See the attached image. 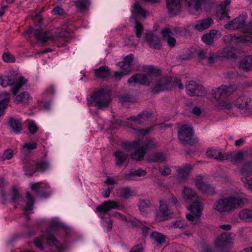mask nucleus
<instances>
[{
	"instance_id": "obj_56",
	"label": "nucleus",
	"mask_w": 252,
	"mask_h": 252,
	"mask_svg": "<svg viewBox=\"0 0 252 252\" xmlns=\"http://www.w3.org/2000/svg\"><path fill=\"white\" fill-rule=\"evenodd\" d=\"M166 155L163 153H158L155 154L154 156L155 160L156 161L162 162L166 159Z\"/></svg>"
},
{
	"instance_id": "obj_2",
	"label": "nucleus",
	"mask_w": 252,
	"mask_h": 252,
	"mask_svg": "<svg viewBox=\"0 0 252 252\" xmlns=\"http://www.w3.org/2000/svg\"><path fill=\"white\" fill-rule=\"evenodd\" d=\"M243 193L239 196H231L220 199L214 204L213 209L220 214L229 212L241 207L245 200Z\"/></svg>"
},
{
	"instance_id": "obj_26",
	"label": "nucleus",
	"mask_w": 252,
	"mask_h": 252,
	"mask_svg": "<svg viewBox=\"0 0 252 252\" xmlns=\"http://www.w3.org/2000/svg\"><path fill=\"white\" fill-rule=\"evenodd\" d=\"M45 236L46 237V244L49 246H54L59 252L63 251V245L50 233V230L48 229Z\"/></svg>"
},
{
	"instance_id": "obj_32",
	"label": "nucleus",
	"mask_w": 252,
	"mask_h": 252,
	"mask_svg": "<svg viewBox=\"0 0 252 252\" xmlns=\"http://www.w3.org/2000/svg\"><path fill=\"white\" fill-rule=\"evenodd\" d=\"M9 100L10 95L9 93L6 92L0 93V116L3 115Z\"/></svg>"
},
{
	"instance_id": "obj_45",
	"label": "nucleus",
	"mask_w": 252,
	"mask_h": 252,
	"mask_svg": "<svg viewBox=\"0 0 252 252\" xmlns=\"http://www.w3.org/2000/svg\"><path fill=\"white\" fill-rule=\"evenodd\" d=\"M151 205V203L149 200H141L139 202V209L141 213H146L148 211Z\"/></svg>"
},
{
	"instance_id": "obj_30",
	"label": "nucleus",
	"mask_w": 252,
	"mask_h": 252,
	"mask_svg": "<svg viewBox=\"0 0 252 252\" xmlns=\"http://www.w3.org/2000/svg\"><path fill=\"white\" fill-rule=\"evenodd\" d=\"M225 154L226 153H222L219 149H210L206 152L208 157L221 161L225 160L227 158Z\"/></svg>"
},
{
	"instance_id": "obj_23",
	"label": "nucleus",
	"mask_w": 252,
	"mask_h": 252,
	"mask_svg": "<svg viewBox=\"0 0 252 252\" xmlns=\"http://www.w3.org/2000/svg\"><path fill=\"white\" fill-rule=\"evenodd\" d=\"M183 199L188 203H191L198 200V196L196 192L191 188L185 187L182 191Z\"/></svg>"
},
{
	"instance_id": "obj_15",
	"label": "nucleus",
	"mask_w": 252,
	"mask_h": 252,
	"mask_svg": "<svg viewBox=\"0 0 252 252\" xmlns=\"http://www.w3.org/2000/svg\"><path fill=\"white\" fill-rule=\"evenodd\" d=\"M49 167V163L46 161L36 162L34 161H31L25 167V174L32 175L36 171L44 172Z\"/></svg>"
},
{
	"instance_id": "obj_13",
	"label": "nucleus",
	"mask_w": 252,
	"mask_h": 252,
	"mask_svg": "<svg viewBox=\"0 0 252 252\" xmlns=\"http://www.w3.org/2000/svg\"><path fill=\"white\" fill-rule=\"evenodd\" d=\"M181 32L180 28L165 27L161 30L163 39L167 43L170 47H173L176 45V40L172 36L178 34Z\"/></svg>"
},
{
	"instance_id": "obj_14",
	"label": "nucleus",
	"mask_w": 252,
	"mask_h": 252,
	"mask_svg": "<svg viewBox=\"0 0 252 252\" xmlns=\"http://www.w3.org/2000/svg\"><path fill=\"white\" fill-rule=\"evenodd\" d=\"M157 145V143L155 140L149 139L145 141L143 144L138 140L132 142H126L124 144V148L128 152L141 146V148L146 152L147 150L154 148Z\"/></svg>"
},
{
	"instance_id": "obj_48",
	"label": "nucleus",
	"mask_w": 252,
	"mask_h": 252,
	"mask_svg": "<svg viewBox=\"0 0 252 252\" xmlns=\"http://www.w3.org/2000/svg\"><path fill=\"white\" fill-rule=\"evenodd\" d=\"M218 13L220 14V19L222 20L225 18L229 19L230 17L228 15V10L223 8L222 5L220 4L218 9Z\"/></svg>"
},
{
	"instance_id": "obj_31",
	"label": "nucleus",
	"mask_w": 252,
	"mask_h": 252,
	"mask_svg": "<svg viewBox=\"0 0 252 252\" xmlns=\"http://www.w3.org/2000/svg\"><path fill=\"white\" fill-rule=\"evenodd\" d=\"M119 65L121 68V71L116 72L114 74L115 79L120 80L123 76L128 74L131 68V65L120 62Z\"/></svg>"
},
{
	"instance_id": "obj_58",
	"label": "nucleus",
	"mask_w": 252,
	"mask_h": 252,
	"mask_svg": "<svg viewBox=\"0 0 252 252\" xmlns=\"http://www.w3.org/2000/svg\"><path fill=\"white\" fill-rule=\"evenodd\" d=\"M134 56L132 54H130L127 55L124 59V61L121 62V63H125L126 64H128L130 65H132V63L133 62Z\"/></svg>"
},
{
	"instance_id": "obj_37",
	"label": "nucleus",
	"mask_w": 252,
	"mask_h": 252,
	"mask_svg": "<svg viewBox=\"0 0 252 252\" xmlns=\"http://www.w3.org/2000/svg\"><path fill=\"white\" fill-rule=\"evenodd\" d=\"M227 157L225 160H230L233 163L239 162L244 160V154L243 152H238L236 154L226 153Z\"/></svg>"
},
{
	"instance_id": "obj_21",
	"label": "nucleus",
	"mask_w": 252,
	"mask_h": 252,
	"mask_svg": "<svg viewBox=\"0 0 252 252\" xmlns=\"http://www.w3.org/2000/svg\"><path fill=\"white\" fill-rule=\"evenodd\" d=\"M221 35V32L218 30H211L209 32L204 34L202 37V41L207 45H212L214 42Z\"/></svg>"
},
{
	"instance_id": "obj_16",
	"label": "nucleus",
	"mask_w": 252,
	"mask_h": 252,
	"mask_svg": "<svg viewBox=\"0 0 252 252\" xmlns=\"http://www.w3.org/2000/svg\"><path fill=\"white\" fill-rule=\"evenodd\" d=\"M193 133L192 127L184 125L179 129L178 138L182 144H190Z\"/></svg>"
},
{
	"instance_id": "obj_54",
	"label": "nucleus",
	"mask_w": 252,
	"mask_h": 252,
	"mask_svg": "<svg viewBox=\"0 0 252 252\" xmlns=\"http://www.w3.org/2000/svg\"><path fill=\"white\" fill-rule=\"evenodd\" d=\"M13 151L10 149H7L5 150L1 158L2 160L10 159L13 157Z\"/></svg>"
},
{
	"instance_id": "obj_28",
	"label": "nucleus",
	"mask_w": 252,
	"mask_h": 252,
	"mask_svg": "<svg viewBox=\"0 0 252 252\" xmlns=\"http://www.w3.org/2000/svg\"><path fill=\"white\" fill-rule=\"evenodd\" d=\"M181 0H167L166 6L169 13L172 15L176 14L181 9Z\"/></svg>"
},
{
	"instance_id": "obj_29",
	"label": "nucleus",
	"mask_w": 252,
	"mask_h": 252,
	"mask_svg": "<svg viewBox=\"0 0 252 252\" xmlns=\"http://www.w3.org/2000/svg\"><path fill=\"white\" fill-rule=\"evenodd\" d=\"M151 114L147 112H143L137 117L132 116L128 118L129 120L134 122L136 124H146L149 122Z\"/></svg>"
},
{
	"instance_id": "obj_55",
	"label": "nucleus",
	"mask_w": 252,
	"mask_h": 252,
	"mask_svg": "<svg viewBox=\"0 0 252 252\" xmlns=\"http://www.w3.org/2000/svg\"><path fill=\"white\" fill-rule=\"evenodd\" d=\"M125 42V44L127 46H136L138 44V40L135 39V37L134 36H131L126 39Z\"/></svg>"
},
{
	"instance_id": "obj_41",
	"label": "nucleus",
	"mask_w": 252,
	"mask_h": 252,
	"mask_svg": "<svg viewBox=\"0 0 252 252\" xmlns=\"http://www.w3.org/2000/svg\"><path fill=\"white\" fill-rule=\"evenodd\" d=\"M9 123L11 131L18 133L22 129L21 124L18 120L11 119H10Z\"/></svg>"
},
{
	"instance_id": "obj_3",
	"label": "nucleus",
	"mask_w": 252,
	"mask_h": 252,
	"mask_svg": "<svg viewBox=\"0 0 252 252\" xmlns=\"http://www.w3.org/2000/svg\"><path fill=\"white\" fill-rule=\"evenodd\" d=\"M234 91V86L222 85L213 89L212 94L217 101L218 107L221 109L230 110L233 108L232 103L229 97Z\"/></svg>"
},
{
	"instance_id": "obj_8",
	"label": "nucleus",
	"mask_w": 252,
	"mask_h": 252,
	"mask_svg": "<svg viewBox=\"0 0 252 252\" xmlns=\"http://www.w3.org/2000/svg\"><path fill=\"white\" fill-rule=\"evenodd\" d=\"M26 82L27 80L23 76L17 74L0 76V85L4 88L8 86H11V91L14 94Z\"/></svg>"
},
{
	"instance_id": "obj_12",
	"label": "nucleus",
	"mask_w": 252,
	"mask_h": 252,
	"mask_svg": "<svg viewBox=\"0 0 252 252\" xmlns=\"http://www.w3.org/2000/svg\"><path fill=\"white\" fill-rule=\"evenodd\" d=\"M187 94L191 96H205L207 91L201 85L198 84L193 81H190L186 85Z\"/></svg>"
},
{
	"instance_id": "obj_63",
	"label": "nucleus",
	"mask_w": 252,
	"mask_h": 252,
	"mask_svg": "<svg viewBox=\"0 0 252 252\" xmlns=\"http://www.w3.org/2000/svg\"><path fill=\"white\" fill-rule=\"evenodd\" d=\"M30 188L31 189L36 193H38L40 191V184L39 183H31L30 184Z\"/></svg>"
},
{
	"instance_id": "obj_20",
	"label": "nucleus",
	"mask_w": 252,
	"mask_h": 252,
	"mask_svg": "<svg viewBox=\"0 0 252 252\" xmlns=\"http://www.w3.org/2000/svg\"><path fill=\"white\" fill-rule=\"evenodd\" d=\"M172 87L171 78L170 77L161 78L155 85L153 89L154 93H158L160 92L167 90Z\"/></svg>"
},
{
	"instance_id": "obj_42",
	"label": "nucleus",
	"mask_w": 252,
	"mask_h": 252,
	"mask_svg": "<svg viewBox=\"0 0 252 252\" xmlns=\"http://www.w3.org/2000/svg\"><path fill=\"white\" fill-rule=\"evenodd\" d=\"M240 218L246 221H252V210L244 209L239 213Z\"/></svg>"
},
{
	"instance_id": "obj_53",
	"label": "nucleus",
	"mask_w": 252,
	"mask_h": 252,
	"mask_svg": "<svg viewBox=\"0 0 252 252\" xmlns=\"http://www.w3.org/2000/svg\"><path fill=\"white\" fill-rule=\"evenodd\" d=\"M45 238L43 236H40V237L34 239V244L36 247V248L41 251H43L44 248L42 245L43 242L45 241Z\"/></svg>"
},
{
	"instance_id": "obj_5",
	"label": "nucleus",
	"mask_w": 252,
	"mask_h": 252,
	"mask_svg": "<svg viewBox=\"0 0 252 252\" xmlns=\"http://www.w3.org/2000/svg\"><path fill=\"white\" fill-rule=\"evenodd\" d=\"M120 206V204L116 201L108 200L96 208V210L101 213L100 216L103 219L102 224L107 232L110 231L112 227V221L107 212L111 209H117Z\"/></svg>"
},
{
	"instance_id": "obj_34",
	"label": "nucleus",
	"mask_w": 252,
	"mask_h": 252,
	"mask_svg": "<svg viewBox=\"0 0 252 252\" xmlns=\"http://www.w3.org/2000/svg\"><path fill=\"white\" fill-rule=\"evenodd\" d=\"M240 178L243 177H249L252 175V160L245 163L240 169Z\"/></svg>"
},
{
	"instance_id": "obj_17",
	"label": "nucleus",
	"mask_w": 252,
	"mask_h": 252,
	"mask_svg": "<svg viewBox=\"0 0 252 252\" xmlns=\"http://www.w3.org/2000/svg\"><path fill=\"white\" fill-rule=\"evenodd\" d=\"M233 237L230 233L223 232L218 236L214 241L216 248L219 251H222L224 248L232 243Z\"/></svg>"
},
{
	"instance_id": "obj_52",
	"label": "nucleus",
	"mask_w": 252,
	"mask_h": 252,
	"mask_svg": "<svg viewBox=\"0 0 252 252\" xmlns=\"http://www.w3.org/2000/svg\"><path fill=\"white\" fill-rule=\"evenodd\" d=\"M63 227V224L58 219H53L51 220L50 229L51 230H55Z\"/></svg>"
},
{
	"instance_id": "obj_33",
	"label": "nucleus",
	"mask_w": 252,
	"mask_h": 252,
	"mask_svg": "<svg viewBox=\"0 0 252 252\" xmlns=\"http://www.w3.org/2000/svg\"><path fill=\"white\" fill-rule=\"evenodd\" d=\"M189 210L197 217V219L201 215L203 206L202 203L198 200L191 202Z\"/></svg>"
},
{
	"instance_id": "obj_47",
	"label": "nucleus",
	"mask_w": 252,
	"mask_h": 252,
	"mask_svg": "<svg viewBox=\"0 0 252 252\" xmlns=\"http://www.w3.org/2000/svg\"><path fill=\"white\" fill-rule=\"evenodd\" d=\"M134 194V191L128 188H124L120 189V196L125 199L129 198L133 196Z\"/></svg>"
},
{
	"instance_id": "obj_27",
	"label": "nucleus",
	"mask_w": 252,
	"mask_h": 252,
	"mask_svg": "<svg viewBox=\"0 0 252 252\" xmlns=\"http://www.w3.org/2000/svg\"><path fill=\"white\" fill-rule=\"evenodd\" d=\"M213 23L214 21L211 18L203 19L197 21L194 28L199 32H202L210 28Z\"/></svg>"
},
{
	"instance_id": "obj_38",
	"label": "nucleus",
	"mask_w": 252,
	"mask_h": 252,
	"mask_svg": "<svg viewBox=\"0 0 252 252\" xmlns=\"http://www.w3.org/2000/svg\"><path fill=\"white\" fill-rule=\"evenodd\" d=\"M95 76L97 78H106L110 74V70L106 66H101L94 70Z\"/></svg>"
},
{
	"instance_id": "obj_1",
	"label": "nucleus",
	"mask_w": 252,
	"mask_h": 252,
	"mask_svg": "<svg viewBox=\"0 0 252 252\" xmlns=\"http://www.w3.org/2000/svg\"><path fill=\"white\" fill-rule=\"evenodd\" d=\"M247 19L246 14L240 15L224 25V28L229 30H238L244 28V32L249 34V35H241L236 38L231 34L226 35L223 37V40L226 44H231L235 39L242 43H252V26L246 24Z\"/></svg>"
},
{
	"instance_id": "obj_9",
	"label": "nucleus",
	"mask_w": 252,
	"mask_h": 252,
	"mask_svg": "<svg viewBox=\"0 0 252 252\" xmlns=\"http://www.w3.org/2000/svg\"><path fill=\"white\" fill-rule=\"evenodd\" d=\"M232 105L242 113L252 112V93L244 92L238 95Z\"/></svg>"
},
{
	"instance_id": "obj_49",
	"label": "nucleus",
	"mask_w": 252,
	"mask_h": 252,
	"mask_svg": "<svg viewBox=\"0 0 252 252\" xmlns=\"http://www.w3.org/2000/svg\"><path fill=\"white\" fill-rule=\"evenodd\" d=\"M26 198L28 199V201L26 203V206L25 209L26 211L32 210L34 204V199L29 192H27L26 193Z\"/></svg>"
},
{
	"instance_id": "obj_46",
	"label": "nucleus",
	"mask_w": 252,
	"mask_h": 252,
	"mask_svg": "<svg viewBox=\"0 0 252 252\" xmlns=\"http://www.w3.org/2000/svg\"><path fill=\"white\" fill-rule=\"evenodd\" d=\"M145 153V151L141 148L133 153L131 155V157L134 160H141L143 159Z\"/></svg>"
},
{
	"instance_id": "obj_44",
	"label": "nucleus",
	"mask_w": 252,
	"mask_h": 252,
	"mask_svg": "<svg viewBox=\"0 0 252 252\" xmlns=\"http://www.w3.org/2000/svg\"><path fill=\"white\" fill-rule=\"evenodd\" d=\"M187 226V224L184 220H177L173 221L169 223V227L170 228H178L181 229H184Z\"/></svg>"
},
{
	"instance_id": "obj_51",
	"label": "nucleus",
	"mask_w": 252,
	"mask_h": 252,
	"mask_svg": "<svg viewBox=\"0 0 252 252\" xmlns=\"http://www.w3.org/2000/svg\"><path fill=\"white\" fill-rule=\"evenodd\" d=\"M241 181L244 185V187L248 190L252 191V177L241 178Z\"/></svg>"
},
{
	"instance_id": "obj_19",
	"label": "nucleus",
	"mask_w": 252,
	"mask_h": 252,
	"mask_svg": "<svg viewBox=\"0 0 252 252\" xmlns=\"http://www.w3.org/2000/svg\"><path fill=\"white\" fill-rule=\"evenodd\" d=\"M186 6L192 15H199L202 12L201 6L205 0H185Z\"/></svg>"
},
{
	"instance_id": "obj_40",
	"label": "nucleus",
	"mask_w": 252,
	"mask_h": 252,
	"mask_svg": "<svg viewBox=\"0 0 252 252\" xmlns=\"http://www.w3.org/2000/svg\"><path fill=\"white\" fill-rule=\"evenodd\" d=\"M113 216L119 220L123 221L125 222H127V223L130 226H134L137 224V223L136 222V221L137 220H127L126 218V217L124 215H123L120 213L115 212L113 214Z\"/></svg>"
},
{
	"instance_id": "obj_50",
	"label": "nucleus",
	"mask_w": 252,
	"mask_h": 252,
	"mask_svg": "<svg viewBox=\"0 0 252 252\" xmlns=\"http://www.w3.org/2000/svg\"><path fill=\"white\" fill-rule=\"evenodd\" d=\"M30 98V94L27 92H24L20 93L19 95H17L15 98V101L18 103L22 102H27L28 99Z\"/></svg>"
},
{
	"instance_id": "obj_10",
	"label": "nucleus",
	"mask_w": 252,
	"mask_h": 252,
	"mask_svg": "<svg viewBox=\"0 0 252 252\" xmlns=\"http://www.w3.org/2000/svg\"><path fill=\"white\" fill-rule=\"evenodd\" d=\"M131 12L135 21V32L137 38H139L143 31L142 25L138 22L137 18L140 16L142 18H145L148 12L143 9L138 2H135L132 6Z\"/></svg>"
},
{
	"instance_id": "obj_22",
	"label": "nucleus",
	"mask_w": 252,
	"mask_h": 252,
	"mask_svg": "<svg viewBox=\"0 0 252 252\" xmlns=\"http://www.w3.org/2000/svg\"><path fill=\"white\" fill-rule=\"evenodd\" d=\"M198 57L204 63L207 64H212L215 63L218 56L211 51L205 50H201L197 52Z\"/></svg>"
},
{
	"instance_id": "obj_18",
	"label": "nucleus",
	"mask_w": 252,
	"mask_h": 252,
	"mask_svg": "<svg viewBox=\"0 0 252 252\" xmlns=\"http://www.w3.org/2000/svg\"><path fill=\"white\" fill-rule=\"evenodd\" d=\"M192 169V166L190 164H187L182 166L176 167V178L179 183L186 182L189 176Z\"/></svg>"
},
{
	"instance_id": "obj_25",
	"label": "nucleus",
	"mask_w": 252,
	"mask_h": 252,
	"mask_svg": "<svg viewBox=\"0 0 252 252\" xmlns=\"http://www.w3.org/2000/svg\"><path fill=\"white\" fill-rule=\"evenodd\" d=\"M145 39L150 47L154 49H158L160 48V40L153 32H148L145 35Z\"/></svg>"
},
{
	"instance_id": "obj_43",
	"label": "nucleus",
	"mask_w": 252,
	"mask_h": 252,
	"mask_svg": "<svg viewBox=\"0 0 252 252\" xmlns=\"http://www.w3.org/2000/svg\"><path fill=\"white\" fill-rule=\"evenodd\" d=\"M150 237L151 239L154 240V241L158 245H161L165 242V237L163 235L157 232H154L152 233Z\"/></svg>"
},
{
	"instance_id": "obj_61",
	"label": "nucleus",
	"mask_w": 252,
	"mask_h": 252,
	"mask_svg": "<svg viewBox=\"0 0 252 252\" xmlns=\"http://www.w3.org/2000/svg\"><path fill=\"white\" fill-rule=\"evenodd\" d=\"M232 53L229 51L228 47L225 48L220 53V56L223 58H228L232 56Z\"/></svg>"
},
{
	"instance_id": "obj_35",
	"label": "nucleus",
	"mask_w": 252,
	"mask_h": 252,
	"mask_svg": "<svg viewBox=\"0 0 252 252\" xmlns=\"http://www.w3.org/2000/svg\"><path fill=\"white\" fill-rule=\"evenodd\" d=\"M240 66L245 71H252V55L243 58L241 61Z\"/></svg>"
},
{
	"instance_id": "obj_64",
	"label": "nucleus",
	"mask_w": 252,
	"mask_h": 252,
	"mask_svg": "<svg viewBox=\"0 0 252 252\" xmlns=\"http://www.w3.org/2000/svg\"><path fill=\"white\" fill-rule=\"evenodd\" d=\"M64 13L63 9L60 6H58L55 7L52 10L54 15H62Z\"/></svg>"
},
{
	"instance_id": "obj_59",
	"label": "nucleus",
	"mask_w": 252,
	"mask_h": 252,
	"mask_svg": "<svg viewBox=\"0 0 252 252\" xmlns=\"http://www.w3.org/2000/svg\"><path fill=\"white\" fill-rule=\"evenodd\" d=\"M3 60L7 63H13L15 62V58L13 56L9 53H4L2 56Z\"/></svg>"
},
{
	"instance_id": "obj_62",
	"label": "nucleus",
	"mask_w": 252,
	"mask_h": 252,
	"mask_svg": "<svg viewBox=\"0 0 252 252\" xmlns=\"http://www.w3.org/2000/svg\"><path fill=\"white\" fill-rule=\"evenodd\" d=\"M133 172L135 177H140L144 176L147 174L146 170H142L141 169H138L137 170H133Z\"/></svg>"
},
{
	"instance_id": "obj_24",
	"label": "nucleus",
	"mask_w": 252,
	"mask_h": 252,
	"mask_svg": "<svg viewBox=\"0 0 252 252\" xmlns=\"http://www.w3.org/2000/svg\"><path fill=\"white\" fill-rule=\"evenodd\" d=\"M195 185L197 189L205 193H213L214 191L213 187L208 184L205 183L203 181V178L200 175L196 177L195 179Z\"/></svg>"
},
{
	"instance_id": "obj_11",
	"label": "nucleus",
	"mask_w": 252,
	"mask_h": 252,
	"mask_svg": "<svg viewBox=\"0 0 252 252\" xmlns=\"http://www.w3.org/2000/svg\"><path fill=\"white\" fill-rule=\"evenodd\" d=\"M177 202V199L173 196L160 200V205L157 215V219L159 221H162L171 217L173 213L168 208L167 203L176 204Z\"/></svg>"
},
{
	"instance_id": "obj_6",
	"label": "nucleus",
	"mask_w": 252,
	"mask_h": 252,
	"mask_svg": "<svg viewBox=\"0 0 252 252\" xmlns=\"http://www.w3.org/2000/svg\"><path fill=\"white\" fill-rule=\"evenodd\" d=\"M145 74H137L129 78L127 83L129 84L138 83L144 85H148L153 79V77L159 73V70L155 68L152 65L144 66Z\"/></svg>"
},
{
	"instance_id": "obj_39",
	"label": "nucleus",
	"mask_w": 252,
	"mask_h": 252,
	"mask_svg": "<svg viewBox=\"0 0 252 252\" xmlns=\"http://www.w3.org/2000/svg\"><path fill=\"white\" fill-rule=\"evenodd\" d=\"M74 5L78 9L84 12L88 9L90 5V0H77L74 1Z\"/></svg>"
},
{
	"instance_id": "obj_7",
	"label": "nucleus",
	"mask_w": 252,
	"mask_h": 252,
	"mask_svg": "<svg viewBox=\"0 0 252 252\" xmlns=\"http://www.w3.org/2000/svg\"><path fill=\"white\" fill-rule=\"evenodd\" d=\"M87 100L88 105H94L98 109H103L109 105L111 96L109 93L101 89L94 92Z\"/></svg>"
},
{
	"instance_id": "obj_4",
	"label": "nucleus",
	"mask_w": 252,
	"mask_h": 252,
	"mask_svg": "<svg viewBox=\"0 0 252 252\" xmlns=\"http://www.w3.org/2000/svg\"><path fill=\"white\" fill-rule=\"evenodd\" d=\"M27 35L32 34L35 38L40 42L45 43L49 41H57L60 40H65L69 36V33L64 31L62 32L57 33L53 35L49 32H43L39 26H35L34 28L30 27L25 32Z\"/></svg>"
},
{
	"instance_id": "obj_60",
	"label": "nucleus",
	"mask_w": 252,
	"mask_h": 252,
	"mask_svg": "<svg viewBox=\"0 0 252 252\" xmlns=\"http://www.w3.org/2000/svg\"><path fill=\"white\" fill-rule=\"evenodd\" d=\"M37 147V144L35 142H32L30 143H25L23 146V148L24 149H26L28 150H32L33 149H36Z\"/></svg>"
},
{
	"instance_id": "obj_36",
	"label": "nucleus",
	"mask_w": 252,
	"mask_h": 252,
	"mask_svg": "<svg viewBox=\"0 0 252 252\" xmlns=\"http://www.w3.org/2000/svg\"><path fill=\"white\" fill-rule=\"evenodd\" d=\"M115 157L116 163L118 166H121L127 158V154H126L124 151H117L114 153Z\"/></svg>"
},
{
	"instance_id": "obj_57",
	"label": "nucleus",
	"mask_w": 252,
	"mask_h": 252,
	"mask_svg": "<svg viewBox=\"0 0 252 252\" xmlns=\"http://www.w3.org/2000/svg\"><path fill=\"white\" fill-rule=\"evenodd\" d=\"M28 129L30 133L34 134L38 130L36 125L33 122H30L28 124Z\"/></svg>"
}]
</instances>
